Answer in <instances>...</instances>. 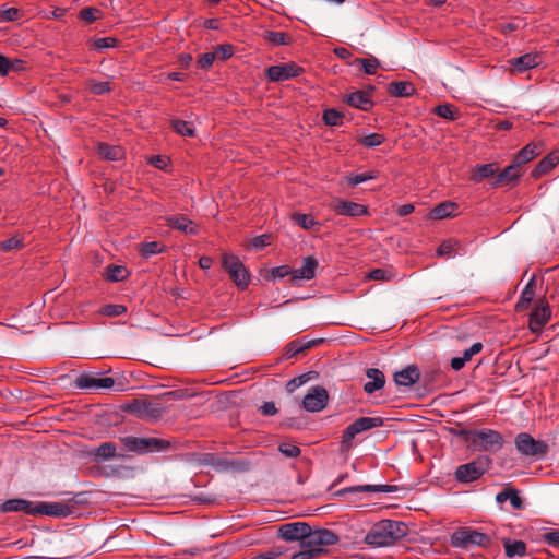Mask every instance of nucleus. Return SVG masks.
I'll list each match as a JSON object with an SVG mask.
<instances>
[{"label": "nucleus", "mask_w": 559, "mask_h": 559, "mask_svg": "<svg viewBox=\"0 0 559 559\" xmlns=\"http://www.w3.org/2000/svg\"><path fill=\"white\" fill-rule=\"evenodd\" d=\"M293 218L299 226L307 230L312 229L318 224L309 214H295Z\"/></svg>", "instance_id": "49"}, {"label": "nucleus", "mask_w": 559, "mask_h": 559, "mask_svg": "<svg viewBox=\"0 0 559 559\" xmlns=\"http://www.w3.org/2000/svg\"><path fill=\"white\" fill-rule=\"evenodd\" d=\"M329 401L328 391L322 386H312L302 400L306 411L317 413L325 408Z\"/></svg>", "instance_id": "13"}, {"label": "nucleus", "mask_w": 559, "mask_h": 559, "mask_svg": "<svg viewBox=\"0 0 559 559\" xmlns=\"http://www.w3.org/2000/svg\"><path fill=\"white\" fill-rule=\"evenodd\" d=\"M490 462L488 456L479 457L473 462L460 465L455 471V479L459 483H472L479 479Z\"/></svg>", "instance_id": "9"}, {"label": "nucleus", "mask_w": 559, "mask_h": 559, "mask_svg": "<svg viewBox=\"0 0 559 559\" xmlns=\"http://www.w3.org/2000/svg\"><path fill=\"white\" fill-rule=\"evenodd\" d=\"M490 544L489 535L469 527H460L451 535V545L457 548L467 549L475 546L487 548Z\"/></svg>", "instance_id": "3"}, {"label": "nucleus", "mask_w": 559, "mask_h": 559, "mask_svg": "<svg viewBox=\"0 0 559 559\" xmlns=\"http://www.w3.org/2000/svg\"><path fill=\"white\" fill-rule=\"evenodd\" d=\"M0 16L3 21L14 22L20 19V10L17 8H8L1 11Z\"/></svg>", "instance_id": "58"}, {"label": "nucleus", "mask_w": 559, "mask_h": 559, "mask_svg": "<svg viewBox=\"0 0 559 559\" xmlns=\"http://www.w3.org/2000/svg\"><path fill=\"white\" fill-rule=\"evenodd\" d=\"M74 385L80 390L94 393L111 389L115 385V380L110 377H98L95 373L84 372L75 378Z\"/></svg>", "instance_id": "10"}, {"label": "nucleus", "mask_w": 559, "mask_h": 559, "mask_svg": "<svg viewBox=\"0 0 559 559\" xmlns=\"http://www.w3.org/2000/svg\"><path fill=\"white\" fill-rule=\"evenodd\" d=\"M85 85L93 95H103L112 91L109 81L97 82L95 79H87Z\"/></svg>", "instance_id": "36"}, {"label": "nucleus", "mask_w": 559, "mask_h": 559, "mask_svg": "<svg viewBox=\"0 0 559 559\" xmlns=\"http://www.w3.org/2000/svg\"><path fill=\"white\" fill-rule=\"evenodd\" d=\"M522 175L521 168L513 162L499 173L493 179V187H501L514 183Z\"/></svg>", "instance_id": "20"}, {"label": "nucleus", "mask_w": 559, "mask_h": 559, "mask_svg": "<svg viewBox=\"0 0 559 559\" xmlns=\"http://www.w3.org/2000/svg\"><path fill=\"white\" fill-rule=\"evenodd\" d=\"M558 164L559 151H552L536 165L532 171V176L534 178H540L542 176L549 173Z\"/></svg>", "instance_id": "24"}, {"label": "nucleus", "mask_w": 559, "mask_h": 559, "mask_svg": "<svg viewBox=\"0 0 559 559\" xmlns=\"http://www.w3.org/2000/svg\"><path fill=\"white\" fill-rule=\"evenodd\" d=\"M283 554L280 547L271 548L264 552L258 554L252 559H276Z\"/></svg>", "instance_id": "62"}, {"label": "nucleus", "mask_w": 559, "mask_h": 559, "mask_svg": "<svg viewBox=\"0 0 559 559\" xmlns=\"http://www.w3.org/2000/svg\"><path fill=\"white\" fill-rule=\"evenodd\" d=\"M504 551L507 557H522L526 554V544L522 540H514L504 544Z\"/></svg>", "instance_id": "40"}, {"label": "nucleus", "mask_w": 559, "mask_h": 559, "mask_svg": "<svg viewBox=\"0 0 559 559\" xmlns=\"http://www.w3.org/2000/svg\"><path fill=\"white\" fill-rule=\"evenodd\" d=\"M167 226L180 230L186 235L198 234V225L185 215H170L165 217Z\"/></svg>", "instance_id": "18"}, {"label": "nucleus", "mask_w": 559, "mask_h": 559, "mask_svg": "<svg viewBox=\"0 0 559 559\" xmlns=\"http://www.w3.org/2000/svg\"><path fill=\"white\" fill-rule=\"evenodd\" d=\"M100 15L102 13L98 9L91 7L82 9L79 13V17L85 21L86 23H94L95 21L100 19Z\"/></svg>", "instance_id": "47"}, {"label": "nucleus", "mask_w": 559, "mask_h": 559, "mask_svg": "<svg viewBox=\"0 0 559 559\" xmlns=\"http://www.w3.org/2000/svg\"><path fill=\"white\" fill-rule=\"evenodd\" d=\"M331 207L336 214L350 217H359L368 213L365 205L342 199H336Z\"/></svg>", "instance_id": "16"}, {"label": "nucleus", "mask_w": 559, "mask_h": 559, "mask_svg": "<svg viewBox=\"0 0 559 559\" xmlns=\"http://www.w3.org/2000/svg\"><path fill=\"white\" fill-rule=\"evenodd\" d=\"M215 58L219 60H227L234 55V47L230 44H222L214 48L213 50Z\"/></svg>", "instance_id": "48"}, {"label": "nucleus", "mask_w": 559, "mask_h": 559, "mask_svg": "<svg viewBox=\"0 0 559 559\" xmlns=\"http://www.w3.org/2000/svg\"><path fill=\"white\" fill-rule=\"evenodd\" d=\"M551 310L545 299L537 300L533 312L530 316L528 328L533 333H538L549 322Z\"/></svg>", "instance_id": "14"}, {"label": "nucleus", "mask_w": 559, "mask_h": 559, "mask_svg": "<svg viewBox=\"0 0 559 559\" xmlns=\"http://www.w3.org/2000/svg\"><path fill=\"white\" fill-rule=\"evenodd\" d=\"M459 205L454 202L447 201L438 204L429 213V217L432 219H443L455 215Z\"/></svg>", "instance_id": "29"}, {"label": "nucleus", "mask_w": 559, "mask_h": 559, "mask_svg": "<svg viewBox=\"0 0 559 559\" xmlns=\"http://www.w3.org/2000/svg\"><path fill=\"white\" fill-rule=\"evenodd\" d=\"M343 120V114L335 109H326L323 114V121L328 126H341Z\"/></svg>", "instance_id": "45"}, {"label": "nucleus", "mask_w": 559, "mask_h": 559, "mask_svg": "<svg viewBox=\"0 0 559 559\" xmlns=\"http://www.w3.org/2000/svg\"><path fill=\"white\" fill-rule=\"evenodd\" d=\"M69 508L59 502H39L35 504V515L67 516Z\"/></svg>", "instance_id": "21"}, {"label": "nucleus", "mask_w": 559, "mask_h": 559, "mask_svg": "<svg viewBox=\"0 0 559 559\" xmlns=\"http://www.w3.org/2000/svg\"><path fill=\"white\" fill-rule=\"evenodd\" d=\"M222 263L235 285L240 289H246L250 283V275L239 258L230 253H224Z\"/></svg>", "instance_id": "6"}, {"label": "nucleus", "mask_w": 559, "mask_h": 559, "mask_svg": "<svg viewBox=\"0 0 559 559\" xmlns=\"http://www.w3.org/2000/svg\"><path fill=\"white\" fill-rule=\"evenodd\" d=\"M366 376L369 379L364 385L366 393L372 394L384 386L385 377L381 370L377 368H369Z\"/></svg>", "instance_id": "23"}, {"label": "nucleus", "mask_w": 559, "mask_h": 559, "mask_svg": "<svg viewBox=\"0 0 559 559\" xmlns=\"http://www.w3.org/2000/svg\"><path fill=\"white\" fill-rule=\"evenodd\" d=\"M311 346V343H307V344H299L298 342H290L287 347H286V356L288 358H292L294 357L295 355L299 354L300 352H302L304 349L306 348H309Z\"/></svg>", "instance_id": "55"}, {"label": "nucleus", "mask_w": 559, "mask_h": 559, "mask_svg": "<svg viewBox=\"0 0 559 559\" xmlns=\"http://www.w3.org/2000/svg\"><path fill=\"white\" fill-rule=\"evenodd\" d=\"M454 246H455V245H454L452 241H450V240H448V241H443V242L439 246V248H438V250H437V254H438L439 257H447V258H450V257L452 255L453 251H454Z\"/></svg>", "instance_id": "60"}, {"label": "nucleus", "mask_w": 559, "mask_h": 559, "mask_svg": "<svg viewBox=\"0 0 559 559\" xmlns=\"http://www.w3.org/2000/svg\"><path fill=\"white\" fill-rule=\"evenodd\" d=\"M483 349V344L477 342V343H474L469 348L465 349L463 355L461 356L465 362L469 361L473 356L477 355L478 353H480Z\"/></svg>", "instance_id": "59"}, {"label": "nucleus", "mask_w": 559, "mask_h": 559, "mask_svg": "<svg viewBox=\"0 0 559 559\" xmlns=\"http://www.w3.org/2000/svg\"><path fill=\"white\" fill-rule=\"evenodd\" d=\"M127 312V307L123 305H107L102 308V313L107 317H118Z\"/></svg>", "instance_id": "53"}, {"label": "nucleus", "mask_w": 559, "mask_h": 559, "mask_svg": "<svg viewBox=\"0 0 559 559\" xmlns=\"http://www.w3.org/2000/svg\"><path fill=\"white\" fill-rule=\"evenodd\" d=\"M215 55L213 51L205 52L199 56L198 58V67L203 70H209L212 68L214 61H215Z\"/></svg>", "instance_id": "54"}, {"label": "nucleus", "mask_w": 559, "mask_h": 559, "mask_svg": "<svg viewBox=\"0 0 559 559\" xmlns=\"http://www.w3.org/2000/svg\"><path fill=\"white\" fill-rule=\"evenodd\" d=\"M318 267V262L312 257H307L304 260V264L301 267L292 270V281L297 282L299 280L310 281L316 276V270Z\"/></svg>", "instance_id": "19"}, {"label": "nucleus", "mask_w": 559, "mask_h": 559, "mask_svg": "<svg viewBox=\"0 0 559 559\" xmlns=\"http://www.w3.org/2000/svg\"><path fill=\"white\" fill-rule=\"evenodd\" d=\"M435 112L448 120H455L459 117V109L452 104L439 105L435 108Z\"/></svg>", "instance_id": "42"}, {"label": "nucleus", "mask_w": 559, "mask_h": 559, "mask_svg": "<svg viewBox=\"0 0 559 559\" xmlns=\"http://www.w3.org/2000/svg\"><path fill=\"white\" fill-rule=\"evenodd\" d=\"M313 550H310L309 548L301 547L300 551H297L292 555L290 559H312L314 558Z\"/></svg>", "instance_id": "64"}, {"label": "nucleus", "mask_w": 559, "mask_h": 559, "mask_svg": "<svg viewBox=\"0 0 559 559\" xmlns=\"http://www.w3.org/2000/svg\"><path fill=\"white\" fill-rule=\"evenodd\" d=\"M465 441L473 450L484 452H497L504 443L499 431L487 428L465 432Z\"/></svg>", "instance_id": "2"}, {"label": "nucleus", "mask_w": 559, "mask_h": 559, "mask_svg": "<svg viewBox=\"0 0 559 559\" xmlns=\"http://www.w3.org/2000/svg\"><path fill=\"white\" fill-rule=\"evenodd\" d=\"M536 289V278L533 276L526 286L524 287L519 301L515 305L516 311H524L528 308L530 304L534 299Z\"/></svg>", "instance_id": "28"}, {"label": "nucleus", "mask_w": 559, "mask_h": 559, "mask_svg": "<svg viewBox=\"0 0 559 559\" xmlns=\"http://www.w3.org/2000/svg\"><path fill=\"white\" fill-rule=\"evenodd\" d=\"M518 452L524 456L542 457L548 452V444L543 440L534 439L527 432H521L514 440Z\"/></svg>", "instance_id": "8"}, {"label": "nucleus", "mask_w": 559, "mask_h": 559, "mask_svg": "<svg viewBox=\"0 0 559 559\" xmlns=\"http://www.w3.org/2000/svg\"><path fill=\"white\" fill-rule=\"evenodd\" d=\"M278 451L286 457H293V459L298 457L301 452L297 445L288 443V442H282L278 445Z\"/></svg>", "instance_id": "50"}, {"label": "nucleus", "mask_w": 559, "mask_h": 559, "mask_svg": "<svg viewBox=\"0 0 559 559\" xmlns=\"http://www.w3.org/2000/svg\"><path fill=\"white\" fill-rule=\"evenodd\" d=\"M24 247V239L20 236H13L0 242V251L9 252Z\"/></svg>", "instance_id": "44"}, {"label": "nucleus", "mask_w": 559, "mask_h": 559, "mask_svg": "<svg viewBox=\"0 0 559 559\" xmlns=\"http://www.w3.org/2000/svg\"><path fill=\"white\" fill-rule=\"evenodd\" d=\"M393 277L392 273L384 269H374L370 271L367 275V278L372 281H381L386 282Z\"/></svg>", "instance_id": "52"}, {"label": "nucleus", "mask_w": 559, "mask_h": 559, "mask_svg": "<svg viewBox=\"0 0 559 559\" xmlns=\"http://www.w3.org/2000/svg\"><path fill=\"white\" fill-rule=\"evenodd\" d=\"M264 38L274 46H286L292 43V36L285 32L267 31Z\"/></svg>", "instance_id": "37"}, {"label": "nucleus", "mask_w": 559, "mask_h": 559, "mask_svg": "<svg viewBox=\"0 0 559 559\" xmlns=\"http://www.w3.org/2000/svg\"><path fill=\"white\" fill-rule=\"evenodd\" d=\"M496 500L499 503H502L504 501H510L511 506L514 509H521L522 508V499L518 495V492L513 489H506L501 492H499L496 497Z\"/></svg>", "instance_id": "38"}, {"label": "nucleus", "mask_w": 559, "mask_h": 559, "mask_svg": "<svg viewBox=\"0 0 559 559\" xmlns=\"http://www.w3.org/2000/svg\"><path fill=\"white\" fill-rule=\"evenodd\" d=\"M536 55L526 53L521 57L510 60V64L513 72L522 73L528 69H532L538 64Z\"/></svg>", "instance_id": "27"}, {"label": "nucleus", "mask_w": 559, "mask_h": 559, "mask_svg": "<svg viewBox=\"0 0 559 559\" xmlns=\"http://www.w3.org/2000/svg\"><path fill=\"white\" fill-rule=\"evenodd\" d=\"M393 491V486L390 485H362V486H353L341 490V493L348 492H391Z\"/></svg>", "instance_id": "34"}, {"label": "nucleus", "mask_w": 559, "mask_h": 559, "mask_svg": "<svg viewBox=\"0 0 559 559\" xmlns=\"http://www.w3.org/2000/svg\"><path fill=\"white\" fill-rule=\"evenodd\" d=\"M355 62L359 63L366 74H374L377 70L380 67V62L377 58L370 57V58H357Z\"/></svg>", "instance_id": "43"}, {"label": "nucleus", "mask_w": 559, "mask_h": 559, "mask_svg": "<svg viewBox=\"0 0 559 559\" xmlns=\"http://www.w3.org/2000/svg\"><path fill=\"white\" fill-rule=\"evenodd\" d=\"M499 170V166L496 163L477 165L474 169V173L471 176V179L474 182H480L486 178L492 177Z\"/></svg>", "instance_id": "30"}, {"label": "nucleus", "mask_w": 559, "mask_h": 559, "mask_svg": "<svg viewBox=\"0 0 559 559\" xmlns=\"http://www.w3.org/2000/svg\"><path fill=\"white\" fill-rule=\"evenodd\" d=\"M119 44V40L115 37H103V38H96L93 41V47L97 51H104L109 48H115Z\"/></svg>", "instance_id": "46"}, {"label": "nucleus", "mask_w": 559, "mask_h": 559, "mask_svg": "<svg viewBox=\"0 0 559 559\" xmlns=\"http://www.w3.org/2000/svg\"><path fill=\"white\" fill-rule=\"evenodd\" d=\"M344 100L352 107L365 111L373 107V100L369 91H355L344 96Z\"/></svg>", "instance_id": "17"}, {"label": "nucleus", "mask_w": 559, "mask_h": 559, "mask_svg": "<svg viewBox=\"0 0 559 559\" xmlns=\"http://www.w3.org/2000/svg\"><path fill=\"white\" fill-rule=\"evenodd\" d=\"M271 243L270 235H260L251 239L250 247L257 250H261Z\"/></svg>", "instance_id": "56"}, {"label": "nucleus", "mask_w": 559, "mask_h": 559, "mask_svg": "<svg viewBox=\"0 0 559 559\" xmlns=\"http://www.w3.org/2000/svg\"><path fill=\"white\" fill-rule=\"evenodd\" d=\"M97 153L108 160H119L124 155V151L120 145H111L109 142H98Z\"/></svg>", "instance_id": "26"}, {"label": "nucleus", "mask_w": 559, "mask_h": 559, "mask_svg": "<svg viewBox=\"0 0 559 559\" xmlns=\"http://www.w3.org/2000/svg\"><path fill=\"white\" fill-rule=\"evenodd\" d=\"M382 419L379 417H360L350 424L343 432L341 450L348 451L353 447L354 438L364 431L380 427Z\"/></svg>", "instance_id": "5"}, {"label": "nucleus", "mask_w": 559, "mask_h": 559, "mask_svg": "<svg viewBox=\"0 0 559 559\" xmlns=\"http://www.w3.org/2000/svg\"><path fill=\"white\" fill-rule=\"evenodd\" d=\"M148 163L158 169H166L169 164V158L165 155H154L148 158Z\"/></svg>", "instance_id": "57"}, {"label": "nucleus", "mask_w": 559, "mask_h": 559, "mask_svg": "<svg viewBox=\"0 0 559 559\" xmlns=\"http://www.w3.org/2000/svg\"><path fill=\"white\" fill-rule=\"evenodd\" d=\"M309 532V525L304 522H295L283 524L278 528L280 536L287 542H300V547L306 537V533Z\"/></svg>", "instance_id": "15"}, {"label": "nucleus", "mask_w": 559, "mask_h": 559, "mask_svg": "<svg viewBox=\"0 0 559 559\" xmlns=\"http://www.w3.org/2000/svg\"><path fill=\"white\" fill-rule=\"evenodd\" d=\"M406 534V526L402 522L382 520L374 524L365 537V543L372 547H386L393 545Z\"/></svg>", "instance_id": "1"}, {"label": "nucleus", "mask_w": 559, "mask_h": 559, "mask_svg": "<svg viewBox=\"0 0 559 559\" xmlns=\"http://www.w3.org/2000/svg\"><path fill=\"white\" fill-rule=\"evenodd\" d=\"M121 442L128 451L139 454L160 452L169 447V442L157 438L124 437Z\"/></svg>", "instance_id": "4"}, {"label": "nucleus", "mask_w": 559, "mask_h": 559, "mask_svg": "<svg viewBox=\"0 0 559 559\" xmlns=\"http://www.w3.org/2000/svg\"><path fill=\"white\" fill-rule=\"evenodd\" d=\"M415 88L409 82H393L389 84L388 92L395 97H408L413 95Z\"/></svg>", "instance_id": "33"}, {"label": "nucleus", "mask_w": 559, "mask_h": 559, "mask_svg": "<svg viewBox=\"0 0 559 559\" xmlns=\"http://www.w3.org/2000/svg\"><path fill=\"white\" fill-rule=\"evenodd\" d=\"M129 409L142 419L155 421L165 414L166 406L160 402L135 401L129 406Z\"/></svg>", "instance_id": "11"}, {"label": "nucleus", "mask_w": 559, "mask_h": 559, "mask_svg": "<svg viewBox=\"0 0 559 559\" xmlns=\"http://www.w3.org/2000/svg\"><path fill=\"white\" fill-rule=\"evenodd\" d=\"M128 270L121 265H108L106 267V278L110 282H121L128 277Z\"/></svg>", "instance_id": "39"}, {"label": "nucleus", "mask_w": 559, "mask_h": 559, "mask_svg": "<svg viewBox=\"0 0 559 559\" xmlns=\"http://www.w3.org/2000/svg\"><path fill=\"white\" fill-rule=\"evenodd\" d=\"M539 154V147L535 142H530L524 148H522L514 157V163L521 168V166Z\"/></svg>", "instance_id": "32"}, {"label": "nucleus", "mask_w": 559, "mask_h": 559, "mask_svg": "<svg viewBox=\"0 0 559 559\" xmlns=\"http://www.w3.org/2000/svg\"><path fill=\"white\" fill-rule=\"evenodd\" d=\"M1 509L3 512H24L25 514L35 515V504L25 499L7 500Z\"/></svg>", "instance_id": "25"}, {"label": "nucleus", "mask_w": 559, "mask_h": 559, "mask_svg": "<svg viewBox=\"0 0 559 559\" xmlns=\"http://www.w3.org/2000/svg\"><path fill=\"white\" fill-rule=\"evenodd\" d=\"M302 73L304 69L293 61L271 66L265 70L266 78L271 82H283Z\"/></svg>", "instance_id": "12"}, {"label": "nucleus", "mask_w": 559, "mask_h": 559, "mask_svg": "<svg viewBox=\"0 0 559 559\" xmlns=\"http://www.w3.org/2000/svg\"><path fill=\"white\" fill-rule=\"evenodd\" d=\"M287 275L292 276V269L288 265H281L271 270V276L273 278H284Z\"/></svg>", "instance_id": "61"}, {"label": "nucleus", "mask_w": 559, "mask_h": 559, "mask_svg": "<svg viewBox=\"0 0 559 559\" xmlns=\"http://www.w3.org/2000/svg\"><path fill=\"white\" fill-rule=\"evenodd\" d=\"M308 380L307 374L296 377L287 382L286 389L288 392H294L297 388L306 383Z\"/></svg>", "instance_id": "63"}, {"label": "nucleus", "mask_w": 559, "mask_h": 559, "mask_svg": "<svg viewBox=\"0 0 559 559\" xmlns=\"http://www.w3.org/2000/svg\"><path fill=\"white\" fill-rule=\"evenodd\" d=\"M337 542V536L329 530L312 531L309 526V532L306 533L305 540L301 547L313 550L316 557L323 554L324 547L334 545Z\"/></svg>", "instance_id": "7"}, {"label": "nucleus", "mask_w": 559, "mask_h": 559, "mask_svg": "<svg viewBox=\"0 0 559 559\" xmlns=\"http://www.w3.org/2000/svg\"><path fill=\"white\" fill-rule=\"evenodd\" d=\"M171 126L179 136H195L194 128L191 122L183 120H173Z\"/></svg>", "instance_id": "41"}, {"label": "nucleus", "mask_w": 559, "mask_h": 559, "mask_svg": "<svg viewBox=\"0 0 559 559\" xmlns=\"http://www.w3.org/2000/svg\"><path fill=\"white\" fill-rule=\"evenodd\" d=\"M376 178V175L371 171L364 173V174H357V175H350L346 177V180L349 186L355 187L359 183H362L367 180Z\"/></svg>", "instance_id": "51"}, {"label": "nucleus", "mask_w": 559, "mask_h": 559, "mask_svg": "<svg viewBox=\"0 0 559 559\" xmlns=\"http://www.w3.org/2000/svg\"><path fill=\"white\" fill-rule=\"evenodd\" d=\"M116 452L117 445L114 442H104L95 449L94 455L97 461H108L116 456Z\"/></svg>", "instance_id": "35"}, {"label": "nucleus", "mask_w": 559, "mask_h": 559, "mask_svg": "<svg viewBox=\"0 0 559 559\" xmlns=\"http://www.w3.org/2000/svg\"><path fill=\"white\" fill-rule=\"evenodd\" d=\"M138 250L144 259H150L153 255L165 252L167 247L160 241H150L139 243Z\"/></svg>", "instance_id": "31"}, {"label": "nucleus", "mask_w": 559, "mask_h": 559, "mask_svg": "<svg viewBox=\"0 0 559 559\" xmlns=\"http://www.w3.org/2000/svg\"><path fill=\"white\" fill-rule=\"evenodd\" d=\"M420 378L419 369L414 366H407L401 371L394 373V381L397 385L411 386Z\"/></svg>", "instance_id": "22"}]
</instances>
